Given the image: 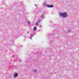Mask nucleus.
Here are the masks:
<instances>
[{
  "instance_id": "dca6fc26",
  "label": "nucleus",
  "mask_w": 79,
  "mask_h": 79,
  "mask_svg": "<svg viewBox=\"0 0 79 79\" xmlns=\"http://www.w3.org/2000/svg\"><path fill=\"white\" fill-rule=\"evenodd\" d=\"M18 15H19V14H17Z\"/></svg>"
},
{
  "instance_id": "f257e3e1",
  "label": "nucleus",
  "mask_w": 79,
  "mask_h": 79,
  "mask_svg": "<svg viewBox=\"0 0 79 79\" xmlns=\"http://www.w3.org/2000/svg\"><path fill=\"white\" fill-rule=\"evenodd\" d=\"M60 15L61 17H63L64 18H67V17H68V15L66 12H60Z\"/></svg>"
},
{
  "instance_id": "f8f14e48",
  "label": "nucleus",
  "mask_w": 79,
  "mask_h": 79,
  "mask_svg": "<svg viewBox=\"0 0 79 79\" xmlns=\"http://www.w3.org/2000/svg\"><path fill=\"white\" fill-rule=\"evenodd\" d=\"M28 24H30V22H28Z\"/></svg>"
},
{
  "instance_id": "39448f33",
  "label": "nucleus",
  "mask_w": 79,
  "mask_h": 79,
  "mask_svg": "<svg viewBox=\"0 0 79 79\" xmlns=\"http://www.w3.org/2000/svg\"><path fill=\"white\" fill-rule=\"evenodd\" d=\"M34 30L33 31H36V30H37V28H36V27H34Z\"/></svg>"
},
{
  "instance_id": "4468645a",
  "label": "nucleus",
  "mask_w": 79,
  "mask_h": 79,
  "mask_svg": "<svg viewBox=\"0 0 79 79\" xmlns=\"http://www.w3.org/2000/svg\"><path fill=\"white\" fill-rule=\"evenodd\" d=\"M19 61H21V60H19Z\"/></svg>"
},
{
  "instance_id": "9d476101",
  "label": "nucleus",
  "mask_w": 79,
  "mask_h": 79,
  "mask_svg": "<svg viewBox=\"0 0 79 79\" xmlns=\"http://www.w3.org/2000/svg\"><path fill=\"white\" fill-rule=\"evenodd\" d=\"M29 38L30 39H32V36H30V37H29Z\"/></svg>"
},
{
  "instance_id": "ddd939ff",
  "label": "nucleus",
  "mask_w": 79,
  "mask_h": 79,
  "mask_svg": "<svg viewBox=\"0 0 79 79\" xmlns=\"http://www.w3.org/2000/svg\"><path fill=\"white\" fill-rule=\"evenodd\" d=\"M43 18H45V16L44 15L43 16Z\"/></svg>"
},
{
  "instance_id": "f3484780",
  "label": "nucleus",
  "mask_w": 79,
  "mask_h": 79,
  "mask_svg": "<svg viewBox=\"0 0 79 79\" xmlns=\"http://www.w3.org/2000/svg\"><path fill=\"white\" fill-rule=\"evenodd\" d=\"M18 13H19V12H18Z\"/></svg>"
},
{
  "instance_id": "2eb2a0df",
  "label": "nucleus",
  "mask_w": 79,
  "mask_h": 79,
  "mask_svg": "<svg viewBox=\"0 0 79 79\" xmlns=\"http://www.w3.org/2000/svg\"><path fill=\"white\" fill-rule=\"evenodd\" d=\"M35 5V6H36V5Z\"/></svg>"
},
{
  "instance_id": "6e6552de",
  "label": "nucleus",
  "mask_w": 79,
  "mask_h": 79,
  "mask_svg": "<svg viewBox=\"0 0 79 79\" xmlns=\"http://www.w3.org/2000/svg\"><path fill=\"white\" fill-rule=\"evenodd\" d=\"M36 71H37V70H36V69L34 70L33 71V73H35V72H36Z\"/></svg>"
},
{
  "instance_id": "423d86ee",
  "label": "nucleus",
  "mask_w": 79,
  "mask_h": 79,
  "mask_svg": "<svg viewBox=\"0 0 79 79\" xmlns=\"http://www.w3.org/2000/svg\"><path fill=\"white\" fill-rule=\"evenodd\" d=\"M41 20L40 19H39V20H38V21L37 22V23H39L40 22Z\"/></svg>"
},
{
  "instance_id": "9b49d317",
  "label": "nucleus",
  "mask_w": 79,
  "mask_h": 79,
  "mask_svg": "<svg viewBox=\"0 0 79 79\" xmlns=\"http://www.w3.org/2000/svg\"><path fill=\"white\" fill-rule=\"evenodd\" d=\"M31 37H33V36H34V35H31Z\"/></svg>"
},
{
  "instance_id": "f03ea898",
  "label": "nucleus",
  "mask_w": 79,
  "mask_h": 79,
  "mask_svg": "<svg viewBox=\"0 0 79 79\" xmlns=\"http://www.w3.org/2000/svg\"><path fill=\"white\" fill-rule=\"evenodd\" d=\"M14 76L15 77H16L18 76V74L17 73H14Z\"/></svg>"
},
{
  "instance_id": "1a4fd4ad",
  "label": "nucleus",
  "mask_w": 79,
  "mask_h": 79,
  "mask_svg": "<svg viewBox=\"0 0 79 79\" xmlns=\"http://www.w3.org/2000/svg\"><path fill=\"white\" fill-rule=\"evenodd\" d=\"M67 31L68 32H71V31L70 30H67Z\"/></svg>"
},
{
  "instance_id": "20e7f679",
  "label": "nucleus",
  "mask_w": 79,
  "mask_h": 79,
  "mask_svg": "<svg viewBox=\"0 0 79 79\" xmlns=\"http://www.w3.org/2000/svg\"><path fill=\"white\" fill-rule=\"evenodd\" d=\"M47 5V3L46 2H43V6H45Z\"/></svg>"
},
{
  "instance_id": "7ed1b4c3",
  "label": "nucleus",
  "mask_w": 79,
  "mask_h": 79,
  "mask_svg": "<svg viewBox=\"0 0 79 79\" xmlns=\"http://www.w3.org/2000/svg\"><path fill=\"white\" fill-rule=\"evenodd\" d=\"M47 6L48 7V8H52V7H53V5H47Z\"/></svg>"
},
{
  "instance_id": "0eeeda50",
  "label": "nucleus",
  "mask_w": 79,
  "mask_h": 79,
  "mask_svg": "<svg viewBox=\"0 0 79 79\" xmlns=\"http://www.w3.org/2000/svg\"><path fill=\"white\" fill-rule=\"evenodd\" d=\"M35 25H36V26H38L39 23L38 22H37L35 24Z\"/></svg>"
}]
</instances>
